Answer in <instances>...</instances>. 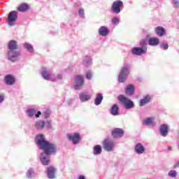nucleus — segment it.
Instances as JSON below:
<instances>
[{
  "label": "nucleus",
  "instance_id": "nucleus-20",
  "mask_svg": "<svg viewBox=\"0 0 179 179\" xmlns=\"http://www.w3.org/2000/svg\"><path fill=\"white\" fill-rule=\"evenodd\" d=\"M103 99V94H97L94 99V104L96 106L101 105Z\"/></svg>",
  "mask_w": 179,
  "mask_h": 179
},
{
  "label": "nucleus",
  "instance_id": "nucleus-24",
  "mask_svg": "<svg viewBox=\"0 0 179 179\" xmlns=\"http://www.w3.org/2000/svg\"><path fill=\"white\" fill-rule=\"evenodd\" d=\"M150 99L151 98L150 95H146L145 98H143V99L140 101V106H144V105H146V103L150 102Z\"/></svg>",
  "mask_w": 179,
  "mask_h": 179
},
{
  "label": "nucleus",
  "instance_id": "nucleus-32",
  "mask_svg": "<svg viewBox=\"0 0 179 179\" xmlns=\"http://www.w3.org/2000/svg\"><path fill=\"white\" fill-rule=\"evenodd\" d=\"M24 47L26 50H29V52H33L34 48L31 43H24Z\"/></svg>",
  "mask_w": 179,
  "mask_h": 179
},
{
  "label": "nucleus",
  "instance_id": "nucleus-26",
  "mask_svg": "<svg viewBox=\"0 0 179 179\" xmlns=\"http://www.w3.org/2000/svg\"><path fill=\"white\" fill-rule=\"evenodd\" d=\"M159 43V38H152L149 39L150 45H158Z\"/></svg>",
  "mask_w": 179,
  "mask_h": 179
},
{
  "label": "nucleus",
  "instance_id": "nucleus-27",
  "mask_svg": "<svg viewBox=\"0 0 179 179\" xmlns=\"http://www.w3.org/2000/svg\"><path fill=\"white\" fill-rule=\"evenodd\" d=\"M83 64L85 66H90V64H92V58L90 57V56H86L83 62Z\"/></svg>",
  "mask_w": 179,
  "mask_h": 179
},
{
  "label": "nucleus",
  "instance_id": "nucleus-33",
  "mask_svg": "<svg viewBox=\"0 0 179 179\" xmlns=\"http://www.w3.org/2000/svg\"><path fill=\"white\" fill-rule=\"evenodd\" d=\"M160 47L161 48H163V50H168L169 43H166V42H162Z\"/></svg>",
  "mask_w": 179,
  "mask_h": 179
},
{
  "label": "nucleus",
  "instance_id": "nucleus-42",
  "mask_svg": "<svg viewBox=\"0 0 179 179\" xmlns=\"http://www.w3.org/2000/svg\"><path fill=\"white\" fill-rule=\"evenodd\" d=\"M57 78L61 80L62 78V74H58Z\"/></svg>",
  "mask_w": 179,
  "mask_h": 179
},
{
  "label": "nucleus",
  "instance_id": "nucleus-41",
  "mask_svg": "<svg viewBox=\"0 0 179 179\" xmlns=\"http://www.w3.org/2000/svg\"><path fill=\"white\" fill-rule=\"evenodd\" d=\"M41 115V112L38 111V113H35V117H39Z\"/></svg>",
  "mask_w": 179,
  "mask_h": 179
},
{
  "label": "nucleus",
  "instance_id": "nucleus-47",
  "mask_svg": "<svg viewBox=\"0 0 179 179\" xmlns=\"http://www.w3.org/2000/svg\"><path fill=\"white\" fill-rule=\"evenodd\" d=\"M178 148H179V143H178Z\"/></svg>",
  "mask_w": 179,
  "mask_h": 179
},
{
  "label": "nucleus",
  "instance_id": "nucleus-37",
  "mask_svg": "<svg viewBox=\"0 0 179 179\" xmlns=\"http://www.w3.org/2000/svg\"><path fill=\"white\" fill-rule=\"evenodd\" d=\"M45 126H46L47 129H52L51 120H48V122H46V123H45Z\"/></svg>",
  "mask_w": 179,
  "mask_h": 179
},
{
  "label": "nucleus",
  "instance_id": "nucleus-9",
  "mask_svg": "<svg viewBox=\"0 0 179 179\" xmlns=\"http://www.w3.org/2000/svg\"><path fill=\"white\" fill-rule=\"evenodd\" d=\"M67 138L69 141H72L73 143H78L80 141V136L78 133H74L73 134H67Z\"/></svg>",
  "mask_w": 179,
  "mask_h": 179
},
{
  "label": "nucleus",
  "instance_id": "nucleus-48",
  "mask_svg": "<svg viewBox=\"0 0 179 179\" xmlns=\"http://www.w3.org/2000/svg\"><path fill=\"white\" fill-rule=\"evenodd\" d=\"M171 149V148H169V150Z\"/></svg>",
  "mask_w": 179,
  "mask_h": 179
},
{
  "label": "nucleus",
  "instance_id": "nucleus-43",
  "mask_svg": "<svg viewBox=\"0 0 179 179\" xmlns=\"http://www.w3.org/2000/svg\"><path fill=\"white\" fill-rule=\"evenodd\" d=\"M78 179H86L85 176H79Z\"/></svg>",
  "mask_w": 179,
  "mask_h": 179
},
{
  "label": "nucleus",
  "instance_id": "nucleus-34",
  "mask_svg": "<svg viewBox=\"0 0 179 179\" xmlns=\"http://www.w3.org/2000/svg\"><path fill=\"white\" fill-rule=\"evenodd\" d=\"M169 176L170 177H176L177 173H176V170H171L169 173Z\"/></svg>",
  "mask_w": 179,
  "mask_h": 179
},
{
  "label": "nucleus",
  "instance_id": "nucleus-38",
  "mask_svg": "<svg viewBox=\"0 0 179 179\" xmlns=\"http://www.w3.org/2000/svg\"><path fill=\"white\" fill-rule=\"evenodd\" d=\"M92 71H87V78H88V80H91V78H92Z\"/></svg>",
  "mask_w": 179,
  "mask_h": 179
},
{
  "label": "nucleus",
  "instance_id": "nucleus-35",
  "mask_svg": "<svg viewBox=\"0 0 179 179\" xmlns=\"http://www.w3.org/2000/svg\"><path fill=\"white\" fill-rule=\"evenodd\" d=\"M112 23L113 24H118L120 23V19L117 17H115L112 19Z\"/></svg>",
  "mask_w": 179,
  "mask_h": 179
},
{
  "label": "nucleus",
  "instance_id": "nucleus-10",
  "mask_svg": "<svg viewBox=\"0 0 179 179\" xmlns=\"http://www.w3.org/2000/svg\"><path fill=\"white\" fill-rule=\"evenodd\" d=\"M42 76L45 80H51V81H55L57 80L55 74L50 73L46 71H42Z\"/></svg>",
  "mask_w": 179,
  "mask_h": 179
},
{
  "label": "nucleus",
  "instance_id": "nucleus-30",
  "mask_svg": "<svg viewBox=\"0 0 179 179\" xmlns=\"http://www.w3.org/2000/svg\"><path fill=\"white\" fill-rule=\"evenodd\" d=\"M36 176V173L33 169H29V170L27 172V177L28 178H31V177H34Z\"/></svg>",
  "mask_w": 179,
  "mask_h": 179
},
{
  "label": "nucleus",
  "instance_id": "nucleus-39",
  "mask_svg": "<svg viewBox=\"0 0 179 179\" xmlns=\"http://www.w3.org/2000/svg\"><path fill=\"white\" fill-rule=\"evenodd\" d=\"M172 3H173L174 6H176V8H178L179 7V2H178V1L173 0L172 1Z\"/></svg>",
  "mask_w": 179,
  "mask_h": 179
},
{
  "label": "nucleus",
  "instance_id": "nucleus-19",
  "mask_svg": "<svg viewBox=\"0 0 179 179\" xmlns=\"http://www.w3.org/2000/svg\"><path fill=\"white\" fill-rule=\"evenodd\" d=\"M99 33L100 36H108L109 31L108 29L105 26H101V27L99 28Z\"/></svg>",
  "mask_w": 179,
  "mask_h": 179
},
{
  "label": "nucleus",
  "instance_id": "nucleus-6",
  "mask_svg": "<svg viewBox=\"0 0 179 179\" xmlns=\"http://www.w3.org/2000/svg\"><path fill=\"white\" fill-rule=\"evenodd\" d=\"M84 84V78L83 76H76L74 78V88L75 90H81Z\"/></svg>",
  "mask_w": 179,
  "mask_h": 179
},
{
  "label": "nucleus",
  "instance_id": "nucleus-15",
  "mask_svg": "<svg viewBox=\"0 0 179 179\" xmlns=\"http://www.w3.org/2000/svg\"><path fill=\"white\" fill-rule=\"evenodd\" d=\"M15 77H13V76L11 74H8L5 77V81L8 85H13L15 83Z\"/></svg>",
  "mask_w": 179,
  "mask_h": 179
},
{
  "label": "nucleus",
  "instance_id": "nucleus-14",
  "mask_svg": "<svg viewBox=\"0 0 179 179\" xmlns=\"http://www.w3.org/2000/svg\"><path fill=\"white\" fill-rule=\"evenodd\" d=\"M143 124H145L146 126H156L155 117H147V119H145V120L143 122Z\"/></svg>",
  "mask_w": 179,
  "mask_h": 179
},
{
  "label": "nucleus",
  "instance_id": "nucleus-29",
  "mask_svg": "<svg viewBox=\"0 0 179 179\" xmlns=\"http://www.w3.org/2000/svg\"><path fill=\"white\" fill-rule=\"evenodd\" d=\"M102 152V148L101 145H95L94 147V155H100Z\"/></svg>",
  "mask_w": 179,
  "mask_h": 179
},
{
  "label": "nucleus",
  "instance_id": "nucleus-40",
  "mask_svg": "<svg viewBox=\"0 0 179 179\" xmlns=\"http://www.w3.org/2000/svg\"><path fill=\"white\" fill-rule=\"evenodd\" d=\"M4 101V95L0 94V102H3Z\"/></svg>",
  "mask_w": 179,
  "mask_h": 179
},
{
  "label": "nucleus",
  "instance_id": "nucleus-17",
  "mask_svg": "<svg viewBox=\"0 0 179 179\" xmlns=\"http://www.w3.org/2000/svg\"><path fill=\"white\" fill-rule=\"evenodd\" d=\"M56 169L52 166L48 168V177L49 178H54L55 177Z\"/></svg>",
  "mask_w": 179,
  "mask_h": 179
},
{
  "label": "nucleus",
  "instance_id": "nucleus-46",
  "mask_svg": "<svg viewBox=\"0 0 179 179\" xmlns=\"http://www.w3.org/2000/svg\"><path fill=\"white\" fill-rule=\"evenodd\" d=\"M45 117H48V115L46 114V115H45Z\"/></svg>",
  "mask_w": 179,
  "mask_h": 179
},
{
  "label": "nucleus",
  "instance_id": "nucleus-44",
  "mask_svg": "<svg viewBox=\"0 0 179 179\" xmlns=\"http://www.w3.org/2000/svg\"><path fill=\"white\" fill-rule=\"evenodd\" d=\"M175 166H176V167H179V160H178V162H176Z\"/></svg>",
  "mask_w": 179,
  "mask_h": 179
},
{
  "label": "nucleus",
  "instance_id": "nucleus-31",
  "mask_svg": "<svg viewBox=\"0 0 179 179\" xmlns=\"http://www.w3.org/2000/svg\"><path fill=\"white\" fill-rule=\"evenodd\" d=\"M27 113L28 116H29L30 117H32L33 116H34V115H36V109H28L27 111Z\"/></svg>",
  "mask_w": 179,
  "mask_h": 179
},
{
  "label": "nucleus",
  "instance_id": "nucleus-16",
  "mask_svg": "<svg viewBox=\"0 0 179 179\" xmlns=\"http://www.w3.org/2000/svg\"><path fill=\"white\" fill-rule=\"evenodd\" d=\"M92 95L90 94H86L85 92H81L80 94V99L81 102H86L87 101H89L91 99Z\"/></svg>",
  "mask_w": 179,
  "mask_h": 179
},
{
  "label": "nucleus",
  "instance_id": "nucleus-7",
  "mask_svg": "<svg viewBox=\"0 0 179 179\" xmlns=\"http://www.w3.org/2000/svg\"><path fill=\"white\" fill-rule=\"evenodd\" d=\"M122 5V1H115L112 5V12H114L115 13H120L121 12Z\"/></svg>",
  "mask_w": 179,
  "mask_h": 179
},
{
  "label": "nucleus",
  "instance_id": "nucleus-36",
  "mask_svg": "<svg viewBox=\"0 0 179 179\" xmlns=\"http://www.w3.org/2000/svg\"><path fill=\"white\" fill-rule=\"evenodd\" d=\"M78 13H79V15L81 17H85V10H84V9H83V8L79 9Z\"/></svg>",
  "mask_w": 179,
  "mask_h": 179
},
{
  "label": "nucleus",
  "instance_id": "nucleus-23",
  "mask_svg": "<svg viewBox=\"0 0 179 179\" xmlns=\"http://www.w3.org/2000/svg\"><path fill=\"white\" fill-rule=\"evenodd\" d=\"M155 32L157 36L162 37L164 35L165 30L164 27H156Z\"/></svg>",
  "mask_w": 179,
  "mask_h": 179
},
{
  "label": "nucleus",
  "instance_id": "nucleus-1",
  "mask_svg": "<svg viewBox=\"0 0 179 179\" xmlns=\"http://www.w3.org/2000/svg\"><path fill=\"white\" fill-rule=\"evenodd\" d=\"M35 141L40 149H43V150H45V152L41 153V162H42V164L45 165L49 164V155H52V153H55V152H56L57 147L55 144H52V143H49V141H46L45 136H43V134H38Z\"/></svg>",
  "mask_w": 179,
  "mask_h": 179
},
{
  "label": "nucleus",
  "instance_id": "nucleus-22",
  "mask_svg": "<svg viewBox=\"0 0 179 179\" xmlns=\"http://www.w3.org/2000/svg\"><path fill=\"white\" fill-rule=\"evenodd\" d=\"M145 147L141 144V143H138L136 145H135V150L137 152V153H143L145 152Z\"/></svg>",
  "mask_w": 179,
  "mask_h": 179
},
{
  "label": "nucleus",
  "instance_id": "nucleus-25",
  "mask_svg": "<svg viewBox=\"0 0 179 179\" xmlns=\"http://www.w3.org/2000/svg\"><path fill=\"white\" fill-rule=\"evenodd\" d=\"M110 113L115 116L119 114V108L118 105L115 104L112 106L110 109Z\"/></svg>",
  "mask_w": 179,
  "mask_h": 179
},
{
  "label": "nucleus",
  "instance_id": "nucleus-8",
  "mask_svg": "<svg viewBox=\"0 0 179 179\" xmlns=\"http://www.w3.org/2000/svg\"><path fill=\"white\" fill-rule=\"evenodd\" d=\"M103 148L106 150L110 151L114 150L115 143L114 141H112V140H109V138H107L106 140H104L103 143Z\"/></svg>",
  "mask_w": 179,
  "mask_h": 179
},
{
  "label": "nucleus",
  "instance_id": "nucleus-18",
  "mask_svg": "<svg viewBox=\"0 0 179 179\" xmlns=\"http://www.w3.org/2000/svg\"><path fill=\"white\" fill-rule=\"evenodd\" d=\"M34 126L38 130H43L45 126V123L43 120H38L36 122Z\"/></svg>",
  "mask_w": 179,
  "mask_h": 179
},
{
  "label": "nucleus",
  "instance_id": "nucleus-13",
  "mask_svg": "<svg viewBox=\"0 0 179 179\" xmlns=\"http://www.w3.org/2000/svg\"><path fill=\"white\" fill-rule=\"evenodd\" d=\"M147 52V48H133L132 53L134 55H142Z\"/></svg>",
  "mask_w": 179,
  "mask_h": 179
},
{
  "label": "nucleus",
  "instance_id": "nucleus-12",
  "mask_svg": "<svg viewBox=\"0 0 179 179\" xmlns=\"http://www.w3.org/2000/svg\"><path fill=\"white\" fill-rule=\"evenodd\" d=\"M159 131L162 137H166L167 134H169V126L167 124H162Z\"/></svg>",
  "mask_w": 179,
  "mask_h": 179
},
{
  "label": "nucleus",
  "instance_id": "nucleus-4",
  "mask_svg": "<svg viewBox=\"0 0 179 179\" xmlns=\"http://www.w3.org/2000/svg\"><path fill=\"white\" fill-rule=\"evenodd\" d=\"M119 101L123 103L126 109H131V108L134 107V103L129 99V98H127L124 96V95H120L119 96Z\"/></svg>",
  "mask_w": 179,
  "mask_h": 179
},
{
  "label": "nucleus",
  "instance_id": "nucleus-21",
  "mask_svg": "<svg viewBox=\"0 0 179 179\" xmlns=\"http://www.w3.org/2000/svg\"><path fill=\"white\" fill-rule=\"evenodd\" d=\"M134 92V85H127L125 90V94L127 95H133Z\"/></svg>",
  "mask_w": 179,
  "mask_h": 179
},
{
  "label": "nucleus",
  "instance_id": "nucleus-5",
  "mask_svg": "<svg viewBox=\"0 0 179 179\" xmlns=\"http://www.w3.org/2000/svg\"><path fill=\"white\" fill-rule=\"evenodd\" d=\"M17 12L16 10H12L8 14V17L7 19V23L8 26H15L16 24V20H17Z\"/></svg>",
  "mask_w": 179,
  "mask_h": 179
},
{
  "label": "nucleus",
  "instance_id": "nucleus-45",
  "mask_svg": "<svg viewBox=\"0 0 179 179\" xmlns=\"http://www.w3.org/2000/svg\"><path fill=\"white\" fill-rule=\"evenodd\" d=\"M141 45H144V44H145V41H142L141 43H140Z\"/></svg>",
  "mask_w": 179,
  "mask_h": 179
},
{
  "label": "nucleus",
  "instance_id": "nucleus-2",
  "mask_svg": "<svg viewBox=\"0 0 179 179\" xmlns=\"http://www.w3.org/2000/svg\"><path fill=\"white\" fill-rule=\"evenodd\" d=\"M8 48L10 50L8 52V58L11 62H15L17 57L20 56V52H17L15 50L17 48V43L16 41H10L8 43Z\"/></svg>",
  "mask_w": 179,
  "mask_h": 179
},
{
  "label": "nucleus",
  "instance_id": "nucleus-3",
  "mask_svg": "<svg viewBox=\"0 0 179 179\" xmlns=\"http://www.w3.org/2000/svg\"><path fill=\"white\" fill-rule=\"evenodd\" d=\"M131 66L129 64H124L119 73L118 80L120 83H124L127 80L130 71Z\"/></svg>",
  "mask_w": 179,
  "mask_h": 179
},
{
  "label": "nucleus",
  "instance_id": "nucleus-28",
  "mask_svg": "<svg viewBox=\"0 0 179 179\" xmlns=\"http://www.w3.org/2000/svg\"><path fill=\"white\" fill-rule=\"evenodd\" d=\"M29 9V5H27V3H22V5H20L18 7V10L20 12H25V10H27Z\"/></svg>",
  "mask_w": 179,
  "mask_h": 179
},
{
  "label": "nucleus",
  "instance_id": "nucleus-11",
  "mask_svg": "<svg viewBox=\"0 0 179 179\" xmlns=\"http://www.w3.org/2000/svg\"><path fill=\"white\" fill-rule=\"evenodd\" d=\"M124 134V131L122 129H114L112 131V136L114 138L122 137Z\"/></svg>",
  "mask_w": 179,
  "mask_h": 179
}]
</instances>
